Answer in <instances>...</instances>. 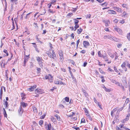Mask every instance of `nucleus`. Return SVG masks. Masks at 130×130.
Returning <instances> with one entry per match:
<instances>
[{"label": "nucleus", "instance_id": "nucleus-1", "mask_svg": "<svg viewBox=\"0 0 130 130\" xmlns=\"http://www.w3.org/2000/svg\"><path fill=\"white\" fill-rule=\"evenodd\" d=\"M35 94H40L44 93V90L42 89L37 88L35 90Z\"/></svg>", "mask_w": 130, "mask_h": 130}, {"label": "nucleus", "instance_id": "nucleus-2", "mask_svg": "<svg viewBox=\"0 0 130 130\" xmlns=\"http://www.w3.org/2000/svg\"><path fill=\"white\" fill-rule=\"evenodd\" d=\"M114 28L115 31L118 32L119 34H122V30L119 28L115 26H114Z\"/></svg>", "mask_w": 130, "mask_h": 130}, {"label": "nucleus", "instance_id": "nucleus-3", "mask_svg": "<svg viewBox=\"0 0 130 130\" xmlns=\"http://www.w3.org/2000/svg\"><path fill=\"white\" fill-rule=\"evenodd\" d=\"M37 87V86L36 85H34L32 86H31V87L27 89V90L30 92L33 91Z\"/></svg>", "mask_w": 130, "mask_h": 130}, {"label": "nucleus", "instance_id": "nucleus-4", "mask_svg": "<svg viewBox=\"0 0 130 130\" xmlns=\"http://www.w3.org/2000/svg\"><path fill=\"white\" fill-rule=\"evenodd\" d=\"M23 111V110L21 106H20L19 107V109L18 110V112L19 114L20 115H21L22 114Z\"/></svg>", "mask_w": 130, "mask_h": 130}, {"label": "nucleus", "instance_id": "nucleus-5", "mask_svg": "<svg viewBox=\"0 0 130 130\" xmlns=\"http://www.w3.org/2000/svg\"><path fill=\"white\" fill-rule=\"evenodd\" d=\"M126 64V63L124 62L121 65V67L125 72L127 70V69L125 67Z\"/></svg>", "mask_w": 130, "mask_h": 130}, {"label": "nucleus", "instance_id": "nucleus-6", "mask_svg": "<svg viewBox=\"0 0 130 130\" xmlns=\"http://www.w3.org/2000/svg\"><path fill=\"white\" fill-rule=\"evenodd\" d=\"M108 14H116V12L113 10H109L107 11Z\"/></svg>", "mask_w": 130, "mask_h": 130}, {"label": "nucleus", "instance_id": "nucleus-7", "mask_svg": "<svg viewBox=\"0 0 130 130\" xmlns=\"http://www.w3.org/2000/svg\"><path fill=\"white\" fill-rule=\"evenodd\" d=\"M83 44L84 46L85 47H87V46L89 45V42L86 41H84L83 42Z\"/></svg>", "mask_w": 130, "mask_h": 130}, {"label": "nucleus", "instance_id": "nucleus-8", "mask_svg": "<svg viewBox=\"0 0 130 130\" xmlns=\"http://www.w3.org/2000/svg\"><path fill=\"white\" fill-rule=\"evenodd\" d=\"M52 58L53 59H56V55L55 53L54 50H53L52 51Z\"/></svg>", "mask_w": 130, "mask_h": 130}, {"label": "nucleus", "instance_id": "nucleus-9", "mask_svg": "<svg viewBox=\"0 0 130 130\" xmlns=\"http://www.w3.org/2000/svg\"><path fill=\"white\" fill-rule=\"evenodd\" d=\"M104 37L105 39L108 38L112 40V38H113V37L111 36V35H105L104 36Z\"/></svg>", "mask_w": 130, "mask_h": 130}, {"label": "nucleus", "instance_id": "nucleus-10", "mask_svg": "<svg viewBox=\"0 0 130 130\" xmlns=\"http://www.w3.org/2000/svg\"><path fill=\"white\" fill-rule=\"evenodd\" d=\"M102 57L105 59V61H108V59L107 55L106 54L105 55L103 54Z\"/></svg>", "mask_w": 130, "mask_h": 130}, {"label": "nucleus", "instance_id": "nucleus-11", "mask_svg": "<svg viewBox=\"0 0 130 130\" xmlns=\"http://www.w3.org/2000/svg\"><path fill=\"white\" fill-rule=\"evenodd\" d=\"M59 56H60V60H61L62 61L64 59L63 53H60L59 54Z\"/></svg>", "mask_w": 130, "mask_h": 130}, {"label": "nucleus", "instance_id": "nucleus-12", "mask_svg": "<svg viewBox=\"0 0 130 130\" xmlns=\"http://www.w3.org/2000/svg\"><path fill=\"white\" fill-rule=\"evenodd\" d=\"M116 85H118V86H119L123 90H124L125 89L124 86L120 83L119 82H117V83H116Z\"/></svg>", "mask_w": 130, "mask_h": 130}, {"label": "nucleus", "instance_id": "nucleus-13", "mask_svg": "<svg viewBox=\"0 0 130 130\" xmlns=\"http://www.w3.org/2000/svg\"><path fill=\"white\" fill-rule=\"evenodd\" d=\"M27 106V104L24 102H21V103L20 106H22L23 107H26Z\"/></svg>", "mask_w": 130, "mask_h": 130}, {"label": "nucleus", "instance_id": "nucleus-14", "mask_svg": "<svg viewBox=\"0 0 130 130\" xmlns=\"http://www.w3.org/2000/svg\"><path fill=\"white\" fill-rule=\"evenodd\" d=\"M48 12L49 13H51L52 14H53L55 12V11L53 9H49L48 10Z\"/></svg>", "mask_w": 130, "mask_h": 130}, {"label": "nucleus", "instance_id": "nucleus-15", "mask_svg": "<svg viewBox=\"0 0 130 130\" xmlns=\"http://www.w3.org/2000/svg\"><path fill=\"white\" fill-rule=\"evenodd\" d=\"M29 57V56H27L26 55V57H25L24 59V62L26 63V62L27 61Z\"/></svg>", "mask_w": 130, "mask_h": 130}, {"label": "nucleus", "instance_id": "nucleus-16", "mask_svg": "<svg viewBox=\"0 0 130 130\" xmlns=\"http://www.w3.org/2000/svg\"><path fill=\"white\" fill-rule=\"evenodd\" d=\"M44 78L45 79H49L52 78V76L51 75L48 74V75H46L45 76Z\"/></svg>", "mask_w": 130, "mask_h": 130}, {"label": "nucleus", "instance_id": "nucleus-17", "mask_svg": "<svg viewBox=\"0 0 130 130\" xmlns=\"http://www.w3.org/2000/svg\"><path fill=\"white\" fill-rule=\"evenodd\" d=\"M110 21L109 20H107V22H106L105 24V25L106 27H108L109 26V24H110Z\"/></svg>", "mask_w": 130, "mask_h": 130}, {"label": "nucleus", "instance_id": "nucleus-18", "mask_svg": "<svg viewBox=\"0 0 130 130\" xmlns=\"http://www.w3.org/2000/svg\"><path fill=\"white\" fill-rule=\"evenodd\" d=\"M51 119L52 121L53 122H56V119L53 116H51Z\"/></svg>", "mask_w": 130, "mask_h": 130}, {"label": "nucleus", "instance_id": "nucleus-19", "mask_svg": "<svg viewBox=\"0 0 130 130\" xmlns=\"http://www.w3.org/2000/svg\"><path fill=\"white\" fill-rule=\"evenodd\" d=\"M18 0H10L11 2L12 3H15V4H17V1Z\"/></svg>", "mask_w": 130, "mask_h": 130}, {"label": "nucleus", "instance_id": "nucleus-20", "mask_svg": "<svg viewBox=\"0 0 130 130\" xmlns=\"http://www.w3.org/2000/svg\"><path fill=\"white\" fill-rule=\"evenodd\" d=\"M83 29L81 28H80L79 29H77V33L78 34H80L82 31Z\"/></svg>", "mask_w": 130, "mask_h": 130}, {"label": "nucleus", "instance_id": "nucleus-21", "mask_svg": "<svg viewBox=\"0 0 130 130\" xmlns=\"http://www.w3.org/2000/svg\"><path fill=\"white\" fill-rule=\"evenodd\" d=\"M3 109L4 110V116L5 117H7V115L6 113V111L4 108H3Z\"/></svg>", "mask_w": 130, "mask_h": 130}, {"label": "nucleus", "instance_id": "nucleus-22", "mask_svg": "<svg viewBox=\"0 0 130 130\" xmlns=\"http://www.w3.org/2000/svg\"><path fill=\"white\" fill-rule=\"evenodd\" d=\"M122 16L123 17H126V13L125 12H124L122 13Z\"/></svg>", "mask_w": 130, "mask_h": 130}, {"label": "nucleus", "instance_id": "nucleus-23", "mask_svg": "<svg viewBox=\"0 0 130 130\" xmlns=\"http://www.w3.org/2000/svg\"><path fill=\"white\" fill-rule=\"evenodd\" d=\"M116 11L117 12H122V10L121 8H119V7H117V8L116 9Z\"/></svg>", "mask_w": 130, "mask_h": 130}, {"label": "nucleus", "instance_id": "nucleus-24", "mask_svg": "<svg viewBox=\"0 0 130 130\" xmlns=\"http://www.w3.org/2000/svg\"><path fill=\"white\" fill-rule=\"evenodd\" d=\"M108 54L112 58H113L114 57V55L113 54L110 53H108Z\"/></svg>", "mask_w": 130, "mask_h": 130}, {"label": "nucleus", "instance_id": "nucleus-25", "mask_svg": "<svg viewBox=\"0 0 130 130\" xmlns=\"http://www.w3.org/2000/svg\"><path fill=\"white\" fill-rule=\"evenodd\" d=\"M108 3L106 2H105L103 3H102L101 4V5L103 7L104 6H107V5H108Z\"/></svg>", "mask_w": 130, "mask_h": 130}, {"label": "nucleus", "instance_id": "nucleus-26", "mask_svg": "<svg viewBox=\"0 0 130 130\" xmlns=\"http://www.w3.org/2000/svg\"><path fill=\"white\" fill-rule=\"evenodd\" d=\"M5 101V103L4 104V105H5V107L6 108L9 105L8 104V103L7 102V101H5V100H4Z\"/></svg>", "mask_w": 130, "mask_h": 130}, {"label": "nucleus", "instance_id": "nucleus-27", "mask_svg": "<svg viewBox=\"0 0 130 130\" xmlns=\"http://www.w3.org/2000/svg\"><path fill=\"white\" fill-rule=\"evenodd\" d=\"M64 100L68 102H69V97H66L64 98Z\"/></svg>", "mask_w": 130, "mask_h": 130}, {"label": "nucleus", "instance_id": "nucleus-28", "mask_svg": "<svg viewBox=\"0 0 130 130\" xmlns=\"http://www.w3.org/2000/svg\"><path fill=\"white\" fill-rule=\"evenodd\" d=\"M75 25L74 26V28L75 29L74 30V31H75L76 29L79 27V26L78 24H75Z\"/></svg>", "mask_w": 130, "mask_h": 130}, {"label": "nucleus", "instance_id": "nucleus-29", "mask_svg": "<svg viewBox=\"0 0 130 130\" xmlns=\"http://www.w3.org/2000/svg\"><path fill=\"white\" fill-rule=\"evenodd\" d=\"M74 23L75 24H77L79 22V21L76 20V19H74Z\"/></svg>", "mask_w": 130, "mask_h": 130}, {"label": "nucleus", "instance_id": "nucleus-30", "mask_svg": "<svg viewBox=\"0 0 130 130\" xmlns=\"http://www.w3.org/2000/svg\"><path fill=\"white\" fill-rule=\"evenodd\" d=\"M98 56L100 57H103V55L101 54V52L100 51H99L98 53Z\"/></svg>", "mask_w": 130, "mask_h": 130}, {"label": "nucleus", "instance_id": "nucleus-31", "mask_svg": "<svg viewBox=\"0 0 130 130\" xmlns=\"http://www.w3.org/2000/svg\"><path fill=\"white\" fill-rule=\"evenodd\" d=\"M3 52L6 54V56H8L9 55L7 51L6 50H4L3 51Z\"/></svg>", "mask_w": 130, "mask_h": 130}, {"label": "nucleus", "instance_id": "nucleus-32", "mask_svg": "<svg viewBox=\"0 0 130 130\" xmlns=\"http://www.w3.org/2000/svg\"><path fill=\"white\" fill-rule=\"evenodd\" d=\"M112 40L114 41H115L118 42V39L114 37H113Z\"/></svg>", "mask_w": 130, "mask_h": 130}, {"label": "nucleus", "instance_id": "nucleus-33", "mask_svg": "<svg viewBox=\"0 0 130 130\" xmlns=\"http://www.w3.org/2000/svg\"><path fill=\"white\" fill-rule=\"evenodd\" d=\"M124 105H124V106L123 107H122L120 108L117 111L118 112V111H119V112H120V111H121L122 110H123V109H124Z\"/></svg>", "mask_w": 130, "mask_h": 130}, {"label": "nucleus", "instance_id": "nucleus-34", "mask_svg": "<svg viewBox=\"0 0 130 130\" xmlns=\"http://www.w3.org/2000/svg\"><path fill=\"white\" fill-rule=\"evenodd\" d=\"M114 54L115 55V60L117 59L118 57V55L116 52H115Z\"/></svg>", "mask_w": 130, "mask_h": 130}, {"label": "nucleus", "instance_id": "nucleus-35", "mask_svg": "<svg viewBox=\"0 0 130 130\" xmlns=\"http://www.w3.org/2000/svg\"><path fill=\"white\" fill-rule=\"evenodd\" d=\"M3 87L2 86L1 90H0V95H1V96L2 95H3Z\"/></svg>", "mask_w": 130, "mask_h": 130}, {"label": "nucleus", "instance_id": "nucleus-36", "mask_svg": "<svg viewBox=\"0 0 130 130\" xmlns=\"http://www.w3.org/2000/svg\"><path fill=\"white\" fill-rule=\"evenodd\" d=\"M39 63L40 66L41 67H43V64H42V61H40V62H38Z\"/></svg>", "mask_w": 130, "mask_h": 130}, {"label": "nucleus", "instance_id": "nucleus-37", "mask_svg": "<svg viewBox=\"0 0 130 130\" xmlns=\"http://www.w3.org/2000/svg\"><path fill=\"white\" fill-rule=\"evenodd\" d=\"M31 13L30 12V13H29L27 14L26 15V17H25V19H27L29 18V15Z\"/></svg>", "mask_w": 130, "mask_h": 130}, {"label": "nucleus", "instance_id": "nucleus-38", "mask_svg": "<svg viewBox=\"0 0 130 130\" xmlns=\"http://www.w3.org/2000/svg\"><path fill=\"white\" fill-rule=\"evenodd\" d=\"M105 90L107 92H110V89L107 88L106 87H105Z\"/></svg>", "mask_w": 130, "mask_h": 130}, {"label": "nucleus", "instance_id": "nucleus-39", "mask_svg": "<svg viewBox=\"0 0 130 130\" xmlns=\"http://www.w3.org/2000/svg\"><path fill=\"white\" fill-rule=\"evenodd\" d=\"M37 60L38 62H40L42 61V59L39 57H38L37 58Z\"/></svg>", "mask_w": 130, "mask_h": 130}, {"label": "nucleus", "instance_id": "nucleus-40", "mask_svg": "<svg viewBox=\"0 0 130 130\" xmlns=\"http://www.w3.org/2000/svg\"><path fill=\"white\" fill-rule=\"evenodd\" d=\"M51 125L50 123L48 125V129H51Z\"/></svg>", "mask_w": 130, "mask_h": 130}, {"label": "nucleus", "instance_id": "nucleus-41", "mask_svg": "<svg viewBox=\"0 0 130 130\" xmlns=\"http://www.w3.org/2000/svg\"><path fill=\"white\" fill-rule=\"evenodd\" d=\"M24 16V13L22 14L20 16V19L21 20H22L23 19V17Z\"/></svg>", "mask_w": 130, "mask_h": 130}, {"label": "nucleus", "instance_id": "nucleus-42", "mask_svg": "<svg viewBox=\"0 0 130 130\" xmlns=\"http://www.w3.org/2000/svg\"><path fill=\"white\" fill-rule=\"evenodd\" d=\"M73 15L72 13H69L68 14L67 17H71Z\"/></svg>", "mask_w": 130, "mask_h": 130}, {"label": "nucleus", "instance_id": "nucleus-43", "mask_svg": "<svg viewBox=\"0 0 130 130\" xmlns=\"http://www.w3.org/2000/svg\"><path fill=\"white\" fill-rule=\"evenodd\" d=\"M70 62H71L72 64H73V65H74L75 64V62L73 60H70Z\"/></svg>", "mask_w": 130, "mask_h": 130}, {"label": "nucleus", "instance_id": "nucleus-44", "mask_svg": "<svg viewBox=\"0 0 130 130\" xmlns=\"http://www.w3.org/2000/svg\"><path fill=\"white\" fill-rule=\"evenodd\" d=\"M43 121L42 120H40L39 122V124L41 125H42L43 123Z\"/></svg>", "mask_w": 130, "mask_h": 130}, {"label": "nucleus", "instance_id": "nucleus-45", "mask_svg": "<svg viewBox=\"0 0 130 130\" xmlns=\"http://www.w3.org/2000/svg\"><path fill=\"white\" fill-rule=\"evenodd\" d=\"M37 73H39L41 71V69L40 68H37Z\"/></svg>", "mask_w": 130, "mask_h": 130}, {"label": "nucleus", "instance_id": "nucleus-46", "mask_svg": "<svg viewBox=\"0 0 130 130\" xmlns=\"http://www.w3.org/2000/svg\"><path fill=\"white\" fill-rule=\"evenodd\" d=\"M91 15L90 14H87L86 15V19H88V18L89 19L91 18Z\"/></svg>", "mask_w": 130, "mask_h": 130}, {"label": "nucleus", "instance_id": "nucleus-47", "mask_svg": "<svg viewBox=\"0 0 130 130\" xmlns=\"http://www.w3.org/2000/svg\"><path fill=\"white\" fill-rule=\"evenodd\" d=\"M72 128H74V129H75L76 130H80V129L79 128V127H76L75 126H73Z\"/></svg>", "mask_w": 130, "mask_h": 130}, {"label": "nucleus", "instance_id": "nucleus-48", "mask_svg": "<svg viewBox=\"0 0 130 130\" xmlns=\"http://www.w3.org/2000/svg\"><path fill=\"white\" fill-rule=\"evenodd\" d=\"M56 118H57V120L59 121H61V119L60 118V117L59 116H58L57 117H56Z\"/></svg>", "mask_w": 130, "mask_h": 130}, {"label": "nucleus", "instance_id": "nucleus-49", "mask_svg": "<svg viewBox=\"0 0 130 130\" xmlns=\"http://www.w3.org/2000/svg\"><path fill=\"white\" fill-rule=\"evenodd\" d=\"M127 37L128 39L129 40H130V34H129V33L128 34L127 36Z\"/></svg>", "mask_w": 130, "mask_h": 130}, {"label": "nucleus", "instance_id": "nucleus-50", "mask_svg": "<svg viewBox=\"0 0 130 130\" xmlns=\"http://www.w3.org/2000/svg\"><path fill=\"white\" fill-rule=\"evenodd\" d=\"M122 6L124 8H127V5L125 4H122Z\"/></svg>", "mask_w": 130, "mask_h": 130}, {"label": "nucleus", "instance_id": "nucleus-51", "mask_svg": "<svg viewBox=\"0 0 130 130\" xmlns=\"http://www.w3.org/2000/svg\"><path fill=\"white\" fill-rule=\"evenodd\" d=\"M101 78H102V82H103V83H104V82L105 81V80L104 79V77L103 76H101Z\"/></svg>", "mask_w": 130, "mask_h": 130}, {"label": "nucleus", "instance_id": "nucleus-52", "mask_svg": "<svg viewBox=\"0 0 130 130\" xmlns=\"http://www.w3.org/2000/svg\"><path fill=\"white\" fill-rule=\"evenodd\" d=\"M71 10L74 12H75L77 10V8H73Z\"/></svg>", "mask_w": 130, "mask_h": 130}, {"label": "nucleus", "instance_id": "nucleus-53", "mask_svg": "<svg viewBox=\"0 0 130 130\" xmlns=\"http://www.w3.org/2000/svg\"><path fill=\"white\" fill-rule=\"evenodd\" d=\"M45 114H44L40 117V118L41 119H43L45 117Z\"/></svg>", "mask_w": 130, "mask_h": 130}, {"label": "nucleus", "instance_id": "nucleus-54", "mask_svg": "<svg viewBox=\"0 0 130 130\" xmlns=\"http://www.w3.org/2000/svg\"><path fill=\"white\" fill-rule=\"evenodd\" d=\"M34 24L35 25L34 26L35 28H38V27L37 25V24L36 23H34Z\"/></svg>", "mask_w": 130, "mask_h": 130}, {"label": "nucleus", "instance_id": "nucleus-55", "mask_svg": "<svg viewBox=\"0 0 130 130\" xmlns=\"http://www.w3.org/2000/svg\"><path fill=\"white\" fill-rule=\"evenodd\" d=\"M81 123H85V119L84 118H83L82 119L81 121Z\"/></svg>", "mask_w": 130, "mask_h": 130}, {"label": "nucleus", "instance_id": "nucleus-56", "mask_svg": "<svg viewBox=\"0 0 130 130\" xmlns=\"http://www.w3.org/2000/svg\"><path fill=\"white\" fill-rule=\"evenodd\" d=\"M48 79L49 82L51 83L53 81V78L52 76L51 78H50V79Z\"/></svg>", "mask_w": 130, "mask_h": 130}, {"label": "nucleus", "instance_id": "nucleus-57", "mask_svg": "<svg viewBox=\"0 0 130 130\" xmlns=\"http://www.w3.org/2000/svg\"><path fill=\"white\" fill-rule=\"evenodd\" d=\"M47 54L48 55V56L49 57H50V58H52V54H51V53H50L49 54L47 53Z\"/></svg>", "mask_w": 130, "mask_h": 130}, {"label": "nucleus", "instance_id": "nucleus-58", "mask_svg": "<svg viewBox=\"0 0 130 130\" xmlns=\"http://www.w3.org/2000/svg\"><path fill=\"white\" fill-rule=\"evenodd\" d=\"M86 52V51L85 50H82L81 52L80 53H82L84 54Z\"/></svg>", "mask_w": 130, "mask_h": 130}, {"label": "nucleus", "instance_id": "nucleus-59", "mask_svg": "<svg viewBox=\"0 0 130 130\" xmlns=\"http://www.w3.org/2000/svg\"><path fill=\"white\" fill-rule=\"evenodd\" d=\"M84 110L85 111V113H88V111L87 110V109L86 108H85L84 109Z\"/></svg>", "mask_w": 130, "mask_h": 130}, {"label": "nucleus", "instance_id": "nucleus-60", "mask_svg": "<svg viewBox=\"0 0 130 130\" xmlns=\"http://www.w3.org/2000/svg\"><path fill=\"white\" fill-rule=\"evenodd\" d=\"M88 117L89 119L91 121L92 120V118L90 115H88Z\"/></svg>", "mask_w": 130, "mask_h": 130}, {"label": "nucleus", "instance_id": "nucleus-61", "mask_svg": "<svg viewBox=\"0 0 130 130\" xmlns=\"http://www.w3.org/2000/svg\"><path fill=\"white\" fill-rule=\"evenodd\" d=\"M114 70L115 71V72H118V70H117V68H116V67L114 66Z\"/></svg>", "mask_w": 130, "mask_h": 130}, {"label": "nucleus", "instance_id": "nucleus-62", "mask_svg": "<svg viewBox=\"0 0 130 130\" xmlns=\"http://www.w3.org/2000/svg\"><path fill=\"white\" fill-rule=\"evenodd\" d=\"M4 61H5V60H3L1 62V65H2L3 64V65L4 66L5 65V63H4Z\"/></svg>", "mask_w": 130, "mask_h": 130}, {"label": "nucleus", "instance_id": "nucleus-63", "mask_svg": "<svg viewBox=\"0 0 130 130\" xmlns=\"http://www.w3.org/2000/svg\"><path fill=\"white\" fill-rule=\"evenodd\" d=\"M87 64V62H85L84 63L83 66L84 67H86Z\"/></svg>", "mask_w": 130, "mask_h": 130}, {"label": "nucleus", "instance_id": "nucleus-64", "mask_svg": "<svg viewBox=\"0 0 130 130\" xmlns=\"http://www.w3.org/2000/svg\"><path fill=\"white\" fill-rule=\"evenodd\" d=\"M126 66L130 68V64H129L127 62V63L126 64Z\"/></svg>", "mask_w": 130, "mask_h": 130}]
</instances>
